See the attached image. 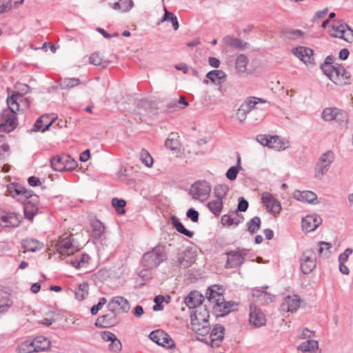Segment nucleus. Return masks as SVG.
<instances>
[{
	"label": "nucleus",
	"mask_w": 353,
	"mask_h": 353,
	"mask_svg": "<svg viewBox=\"0 0 353 353\" xmlns=\"http://www.w3.org/2000/svg\"><path fill=\"white\" fill-rule=\"evenodd\" d=\"M318 245L319 247L318 250L319 254L325 257H328L331 252L330 249L332 248V245L325 241H320Z\"/></svg>",
	"instance_id": "obj_50"
},
{
	"label": "nucleus",
	"mask_w": 353,
	"mask_h": 353,
	"mask_svg": "<svg viewBox=\"0 0 353 353\" xmlns=\"http://www.w3.org/2000/svg\"><path fill=\"white\" fill-rule=\"evenodd\" d=\"M51 165L54 170H72L77 166V161L69 155L62 154L54 157L51 159Z\"/></svg>",
	"instance_id": "obj_9"
},
{
	"label": "nucleus",
	"mask_w": 353,
	"mask_h": 353,
	"mask_svg": "<svg viewBox=\"0 0 353 353\" xmlns=\"http://www.w3.org/2000/svg\"><path fill=\"white\" fill-rule=\"evenodd\" d=\"M122 348V345L119 339L117 337L114 339L109 345V350L112 352H119Z\"/></svg>",
	"instance_id": "obj_59"
},
{
	"label": "nucleus",
	"mask_w": 353,
	"mask_h": 353,
	"mask_svg": "<svg viewBox=\"0 0 353 353\" xmlns=\"http://www.w3.org/2000/svg\"><path fill=\"white\" fill-rule=\"evenodd\" d=\"M321 69L323 73L335 84H342L343 77L348 78L343 66L338 63L333 65H321Z\"/></svg>",
	"instance_id": "obj_6"
},
{
	"label": "nucleus",
	"mask_w": 353,
	"mask_h": 353,
	"mask_svg": "<svg viewBox=\"0 0 353 353\" xmlns=\"http://www.w3.org/2000/svg\"><path fill=\"white\" fill-rule=\"evenodd\" d=\"M261 200L268 212L278 215L281 210V203L270 192H265L261 194Z\"/></svg>",
	"instance_id": "obj_16"
},
{
	"label": "nucleus",
	"mask_w": 353,
	"mask_h": 353,
	"mask_svg": "<svg viewBox=\"0 0 353 353\" xmlns=\"http://www.w3.org/2000/svg\"><path fill=\"white\" fill-rule=\"evenodd\" d=\"M329 33L331 37L339 38L347 42L353 40V30L343 21H334Z\"/></svg>",
	"instance_id": "obj_7"
},
{
	"label": "nucleus",
	"mask_w": 353,
	"mask_h": 353,
	"mask_svg": "<svg viewBox=\"0 0 353 353\" xmlns=\"http://www.w3.org/2000/svg\"><path fill=\"white\" fill-rule=\"evenodd\" d=\"M292 53L305 64L310 63L313 59V51L309 48L303 46L296 47L292 49Z\"/></svg>",
	"instance_id": "obj_31"
},
{
	"label": "nucleus",
	"mask_w": 353,
	"mask_h": 353,
	"mask_svg": "<svg viewBox=\"0 0 353 353\" xmlns=\"http://www.w3.org/2000/svg\"><path fill=\"white\" fill-rule=\"evenodd\" d=\"M32 341L37 352L47 350L50 347V341L44 336H38Z\"/></svg>",
	"instance_id": "obj_36"
},
{
	"label": "nucleus",
	"mask_w": 353,
	"mask_h": 353,
	"mask_svg": "<svg viewBox=\"0 0 353 353\" xmlns=\"http://www.w3.org/2000/svg\"><path fill=\"white\" fill-rule=\"evenodd\" d=\"M239 171V168L237 166H232L227 171L226 177L230 181H234L236 179Z\"/></svg>",
	"instance_id": "obj_60"
},
{
	"label": "nucleus",
	"mask_w": 353,
	"mask_h": 353,
	"mask_svg": "<svg viewBox=\"0 0 353 353\" xmlns=\"http://www.w3.org/2000/svg\"><path fill=\"white\" fill-rule=\"evenodd\" d=\"M303 37V32L299 30H292L288 32V37L290 39H300Z\"/></svg>",
	"instance_id": "obj_63"
},
{
	"label": "nucleus",
	"mask_w": 353,
	"mask_h": 353,
	"mask_svg": "<svg viewBox=\"0 0 353 353\" xmlns=\"http://www.w3.org/2000/svg\"><path fill=\"white\" fill-rule=\"evenodd\" d=\"M11 7V0H0V14L10 10Z\"/></svg>",
	"instance_id": "obj_62"
},
{
	"label": "nucleus",
	"mask_w": 353,
	"mask_h": 353,
	"mask_svg": "<svg viewBox=\"0 0 353 353\" xmlns=\"http://www.w3.org/2000/svg\"><path fill=\"white\" fill-rule=\"evenodd\" d=\"M117 313H109L97 318L95 325L101 327H110L119 323V320L116 316Z\"/></svg>",
	"instance_id": "obj_30"
},
{
	"label": "nucleus",
	"mask_w": 353,
	"mask_h": 353,
	"mask_svg": "<svg viewBox=\"0 0 353 353\" xmlns=\"http://www.w3.org/2000/svg\"><path fill=\"white\" fill-rule=\"evenodd\" d=\"M55 248L61 256H70L77 251L71 236H66L59 239L55 244Z\"/></svg>",
	"instance_id": "obj_19"
},
{
	"label": "nucleus",
	"mask_w": 353,
	"mask_h": 353,
	"mask_svg": "<svg viewBox=\"0 0 353 353\" xmlns=\"http://www.w3.org/2000/svg\"><path fill=\"white\" fill-rule=\"evenodd\" d=\"M23 204V210L25 217L28 219H32L34 216L38 212L39 197L37 195L32 194L30 198L22 201Z\"/></svg>",
	"instance_id": "obj_20"
},
{
	"label": "nucleus",
	"mask_w": 353,
	"mask_h": 353,
	"mask_svg": "<svg viewBox=\"0 0 353 353\" xmlns=\"http://www.w3.org/2000/svg\"><path fill=\"white\" fill-rule=\"evenodd\" d=\"M8 108L3 110L1 115L0 131L10 132L17 125L16 112L20 107L28 105V101L23 96L15 92L7 99Z\"/></svg>",
	"instance_id": "obj_1"
},
{
	"label": "nucleus",
	"mask_w": 353,
	"mask_h": 353,
	"mask_svg": "<svg viewBox=\"0 0 353 353\" xmlns=\"http://www.w3.org/2000/svg\"><path fill=\"white\" fill-rule=\"evenodd\" d=\"M112 205L119 214H122L125 212L124 207L126 205L125 200L113 198L112 200Z\"/></svg>",
	"instance_id": "obj_52"
},
{
	"label": "nucleus",
	"mask_w": 353,
	"mask_h": 353,
	"mask_svg": "<svg viewBox=\"0 0 353 353\" xmlns=\"http://www.w3.org/2000/svg\"><path fill=\"white\" fill-rule=\"evenodd\" d=\"M223 201L219 200L216 198L214 200L209 201L207 203V207L209 209V210L216 216L221 214L223 209Z\"/></svg>",
	"instance_id": "obj_39"
},
{
	"label": "nucleus",
	"mask_w": 353,
	"mask_h": 353,
	"mask_svg": "<svg viewBox=\"0 0 353 353\" xmlns=\"http://www.w3.org/2000/svg\"><path fill=\"white\" fill-rule=\"evenodd\" d=\"M243 220V215L240 214L236 210L231 212L228 214H224L221 217V223L223 225L231 226L237 225Z\"/></svg>",
	"instance_id": "obj_33"
},
{
	"label": "nucleus",
	"mask_w": 353,
	"mask_h": 353,
	"mask_svg": "<svg viewBox=\"0 0 353 353\" xmlns=\"http://www.w3.org/2000/svg\"><path fill=\"white\" fill-rule=\"evenodd\" d=\"M9 152V145L6 143L5 137L0 135V158L4 157Z\"/></svg>",
	"instance_id": "obj_55"
},
{
	"label": "nucleus",
	"mask_w": 353,
	"mask_h": 353,
	"mask_svg": "<svg viewBox=\"0 0 353 353\" xmlns=\"http://www.w3.org/2000/svg\"><path fill=\"white\" fill-rule=\"evenodd\" d=\"M19 223L20 219L17 214L0 212V228H16Z\"/></svg>",
	"instance_id": "obj_23"
},
{
	"label": "nucleus",
	"mask_w": 353,
	"mask_h": 353,
	"mask_svg": "<svg viewBox=\"0 0 353 353\" xmlns=\"http://www.w3.org/2000/svg\"><path fill=\"white\" fill-rule=\"evenodd\" d=\"M203 296L198 291H192L185 299V305L190 308H198L201 307Z\"/></svg>",
	"instance_id": "obj_32"
},
{
	"label": "nucleus",
	"mask_w": 353,
	"mask_h": 353,
	"mask_svg": "<svg viewBox=\"0 0 353 353\" xmlns=\"http://www.w3.org/2000/svg\"><path fill=\"white\" fill-rule=\"evenodd\" d=\"M106 303L107 299L105 297L100 298L99 303L91 307V314L92 315H96L99 310H101Z\"/></svg>",
	"instance_id": "obj_56"
},
{
	"label": "nucleus",
	"mask_w": 353,
	"mask_h": 353,
	"mask_svg": "<svg viewBox=\"0 0 353 353\" xmlns=\"http://www.w3.org/2000/svg\"><path fill=\"white\" fill-rule=\"evenodd\" d=\"M252 295L253 297H255L256 299V301L261 304H268L274 299V296L272 294L258 289L252 290Z\"/></svg>",
	"instance_id": "obj_35"
},
{
	"label": "nucleus",
	"mask_w": 353,
	"mask_h": 353,
	"mask_svg": "<svg viewBox=\"0 0 353 353\" xmlns=\"http://www.w3.org/2000/svg\"><path fill=\"white\" fill-rule=\"evenodd\" d=\"M352 252L353 250L352 248L345 249V251L339 256V263H345L348 260L349 256L352 254Z\"/></svg>",
	"instance_id": "obj_61"
},
{
	"label": "nucleus",
	"mask_w": 353,
	"mask_h": 353,
	"mask_svg": "<svg viewBox=\"0 0 353 353\" xmlns=\"http://www.w3.org/2000/svg\"><path fill=\"white\" fill-rule=\"evenodd\" d=\"M302 228L305 232L315 230L321 223L322 219L317 214H308L302 219Z\"/></svg>",
	"instance_id": "obj_22"
},
{
	"label": "nucleus",
	"mask_w": 353,
	"mask_h": 353,
	"mask_svg": "<svg viewBox=\"0 0 353 353\" xmlns=\"http://www.w3.org/2000/svg\"><path fill=\"white\" fill-rule=\"evenodd\" d=\"M92 228V235L95 238H100L104 232V225L99 220L93 221L91 223Z\"/></svg>",
	"instance_id": "obj_46"
},
{
	"label": "nucleus",
	"mask_w": 353,
	"mask_h": 353,
	"mask_svg": "<svg viewBox=\"0 0 353 353\" xmlns=\"http://www.w3.org/2000/svg\"><path fill=\"white\" fill-rule=\"evenodd\" d=\"M222 293V288H220L218 285H212L208 288L206 296L210 301L216 305L221 306V303H223Z\"/></svg>",
	"instance_id": "obj_29"
},
{
	"label": "nucleus",
	"mask_w": 353,
	"mask_h": 353,
	"mask_svg": "<svg viewBox=\"0 0 353 353\" xmlns=\"http://www.w3.org/2000/svg\"><path fill=\"white\" fill-rule=\"evenodd\" d=\"M109 310L114 313H125L130 310L128 301L123 296H117L111 299L108 304Z\"/></svg>",
	"instance_id": "obj_18"
},
{
	"label": "nucleus",
	"mask_w": 353,
	"mask_h": 353,
	"mask_svg": "<svg viewBox=\"0 0 353 353\" xmlns=\"http://www.w3.org/2000/svg\"><path fill=\"white\" fill-rule=\"evenodd\" d=\"M7 189L12 197L21 202L26 201L33 194L31 190H26L21 185L14 183L8 185Z\"/></svg>",
	"instance_id": "obj_17"
},
{
	"label": "nucleus",
	"mask_w": 353,
	"mask_h": 353,
	"mask_svg": "<svg viewBox=\"0 0 353 353\" xmlns=\"http://www.w3.org/2000/svg\"><path fill=\"white\" fill-rule=\"evenodd\" d=\"M261 219L259 216H254L247 223L248 230L250 233H254L260 228Z\"/></svg>",
	"instance_id": "obj_49"
},
{
	"label": "nucleus",
	"mask_w": 353,
	"mask_h": 353,
	"mask_svg": "<svg viewBox=\"0 0 353 353\" xmlns=\"http://www.w3.org/2000/svg\"><path fill=\"white\" fill-rule=\"evenodd\" d=\"M12 305L13 301L10 299L8 297L1 298L0 299V314L7 312Z\"/></svg>",
	"instance_id": "obj_53"
},
{
	"label": "nucleus",
	"mask_w": 353,
	"mask_h": 353,
	"mask_svg": "<svg viewBox=\"0 0 353 353\" xmlns=\"http://www.w3.org/2000/svg\"><path fill=\"white\" fill-rule=\"evenodd\" d=\"M267 101L265 99L257 98L254 97H248L242 103V106L249 113L254 109L261 108L259 105L262 104H266Z\"/></svg>",
	"instance_id": "obj_34"
},
{
	"label": "nucleus",
	"mask_w": 353,
	"mask_h": 353,
	"mask_svg": "<svg viewBox=\"0 0 353 353\" xmlns=\"http://www.w3.org/2000/svg\"><path fill=\"white\" fill-rule=\"evenodd\" d=\"M171 221L174 226L175 229L177 232L181 234L185 235L189 238H192L194 235V233L188 230H187L183 225L179 221L178 218L175 216H171Z\"/></svg>",
	"instance_id": "obj_41"
},
{
	"label": "nucleus",
	"mask_w": 353,
	"mask_h": 353,
	"mask_svg": "<svg viewBox=\"0 0 353 353\" xmlns=\"http://www.w3.org/2000/svg\"><path fill=\"white\" fill-rule=\"evenodd\" d=\"M249 321L250 325L256 327L263 326L266 323L265 314L254 303H251L250 306Z\"/></svg>",
	"instance_id": "obj_21"
},
{
	"label": "nucleus",
	"mask_w": 353,
	"mask_h": 353,
	"mask_svg": "<svg viewBox=\"0 0 353 353\" xmlns=\"http://www.w3.org/2000/svg\"><path fill=\"white\" fill-rule=\"evenodd\" d=\"M17 353H34L37 352L32 339H27L19 343L17 346Z\"/></svg>",
	"instance_id": "obj_37"
},
{
	"label": "nucleus",
	"mask_w": 353,
	"mask_h": 353,
	"mask_svg": "<svg viewBox=\"0 0 353 353\" xmlns=\"http://www.w3.org/2000/svg\"><path fill=\"white\" fill-rule=\"evenodd\" d=\"M89 286L87 283H80L74 290L75 299L78 301L83 300L88 294Z\"/></svg>",
	"instance_id": "obj_42"
},
{
	"label": "nucleus",
	"mask_w": 353,
	"mask_h": 353,
	"mask_svg": "<svg viewBox=\"0 0 353 353\" xmlns=\"http://www.w3.org/2000/svg\"><path fill=\"white\" fill-rule=\"evenodd\" d=\"M223 255L226 256L225 268L228 269L236 268L243 263L245 256L247 255V251L245 250L236 249L227 252Z\"/></svg>",
	"instance_id": "obj_10"
},
{
	"label": "nucleus",
	"mask_w": 353,
	"mask_h": 353,
	"mask_svg": "<svg viewBox=\"0 0 353 353\" xmlns=\"http://www.w3.org/2000/svg\"><path fill=\"white\" fill-rule=\"evenodd\" d=\"M211 192V187L208 182H196L192 185L190 194L194 199L204 201L207 199Z\"/></svg>",
	"instance_id": "obj_12"
},
{
	"label": "nucleus",
	"mask_w": 353,
	"mask_h": 353,
	"mask_svg": "<svg viewBox=\"0 0 353 353\" xmlns=\"http://www.w3.org/2000/svg\"><path fill=\"white\" fill-rule=\"evenodd\" d=\"M139 159L148 168H151L153 165V158L145 149L141 150Z\"/></svg>",
	"instance_id": "obj_47"
},
{
	"label": "nucleus",
	"mask_w": 353,
	"mask_h": 353,
	"mask_svg": "<svg viewBox=\"0 0 353 353\" xmlns=\"http://www.w3.org/2000/svg\"><path fill=\"white\" fill-rule=\"evenodd\" d=\"M293 198L297 201L310 204L317 203L316 194L310 190L301 191L296 190L293 192Z\"/></svg>",
	"instance_id": "obj_27"
},
{
	"label": "nucleus",
	"mask_w": 353,
	"mask_h": 353,
	"mask_svg": "<svg viewBox=\"0 0 353 353\" xmlns=\"http://www.w3.org/2000/svg\"><path fill=\"white\" fill-rule=\"evenodd\" d=\"M167 259L165 247L163 245H157L152 250L143 255V265L146 269H154Z\"/></svg>",
	"instance_id": "obj_3"
},
{
	"label": "nucleus",
	"mask_w": 353,
	"mask_h": 353,
	"mask_svg": "<svg viewBox=\"0 0 353 353\" xmlns=\"http://www.w3.org/2000/svg\"><path fill=\"white\" fill-rule=\"evenodd\" d=\"M300 304L301 299L297 295L287 296L282 301L281 310L286 312H294L298 310Z\"/></svg>",
	"instance_id": "obj_24"
},
{
	"label": "nucleus",
	"mask_w": 353,
	"mask_h": 353,
	"mask_svg": "<svg viewBox=\"0 0 353 353\" xmlns=\"http://www.w3.org/2000/svg\"><path fill=\"white\" fill-rule=\"evenodd\" d=\"M314 336V332L307 328H303L300 330L299 337L302 339H312Z\"/></svg>",
	"instance_id": "obj_58"
},
{
	"label": "nucleus",
	"mask_w": 353,
	"mask_h": 353,
	"mask_svg": "<svg viewBox=\"0 0 353 353\" xmlns=\"http://www.w3.org/2000/svg\"><path fill=\"white\" fill-rule=\"evenodd\" d=\"M321 118L325 121L335 120L336 122L343 124L347 122L348 114L345 111L336 108H326L322 111Z\"/></svg>",
	"instance_id": "obj_11"
},
{
	"label": "nucleus",
	"mask_w": 353,
	"mask_h": 353,
	"mask_svg": "<svg viewBox=\"0 0 353 353\" xmlns=\"http://www.w3.org/2000/svg\"><path fill=\"white\" fill-rule=\"evenodd\" d=\"M90 258L87 254H77L70 259H67L66 263L77 270L88 267Z\"/></svg>",
	"instance_id": "obj_26"
},
{
	"label": "nucleus",
	"mask_w": 353,
	"mask_h": 353,
	"mask_svg": "<svg viewBox=\"0 0 353 353\" xmlns=\"http://www.w3.org/2000/svg\"><path fill=\"white\" fill-rule=\"evenodd\" d=\"M57 117L50 115H43L39 117L34 125V131L42 132L49 129L50 126L55 121Z\"/></svg>",
	"instance_id": "obj_28"
},
{
	"label": "nucleus",
	"mask_w": 353,
	"mask_h": 353,
	"mask_svg": "<svg viewBox=\"0 0 353 353\" xmlns=\"http://www.w3.org/2000/svg\"><path fill=\"white\" fill-rule=\"evenodd\" d=\"M229 191L228 185L225 184L216 185L214 188V195L215 198L223 201Z\"/></svg>",
	"instance_id": "obj_44"
},
{
	"label": "nucleus",
	"mask_w": 353,
	"mask_h": 353,
	"mask_svg": "<svg viewBox=\"0 0 353 353\" xmlns=\"http://www.w3.org/2000/svg\"><path fill=\"white\" fill-rule=\"evenodd\" d=\"M133 4L132 0H119L118 2L114 3L111 7L120 12H127L132 9Z\"/></svg>",
	"instance_id": "obj_38"
},
{
	"label": "nucleus",
	"mask_w": 353,
	"mask_h": 353,
	"mask_svg": "<svg viewBox=\"0 0 353 353\" xmlns=\"http://www.w3.org/2000/svg\"><path fill=\"white\" fill-rule=\"evenodd\" d=\"M224 327L221 325H216L209 336H203V338H198V339L206 344H210L212 347H219L223 339Z\"/></svg>",
	"instance_id": "obj_14"
},
{
	"label": "nucleus",
	"mask_w": 353,
	"mask_h": 353,
	"mask_svg": "<svg viewBox=\"0 0 353 353\" xmlns=\"http://www.w3.org/2000/svg\"><path fill=\"white\" fill-rule=\"evenodd\" d=\"M209 312L204 306L195 309L191 314V327L198 336H205L209 334Z\"/></svg>",
	"instance_id": "obj_2"
},
{
	"label": "nucleus",
	"mask_w": 353,
	"mask_h": 353,
	"mask_svg": "<svg viewBox=\"0 0 353 353\" xmlns=\"http://www.w3.org/2000/svg\"><path fill=\"white\" fill-rule=\"evenodd\" d=\"M149 337L157 345L168 349H171L175 345L174 340L162 330L152 331L150 332Z\"/></svg>",
	"instance_id": "obj_13"
},
{
	"label": "nucleus",
	"mask_w": 353,
	"mask_h": 353,
	"mask_svg": "<svg viewBox=\"0 0 353 353\" xmlns=\"http://www.w3.org/2000/svg\"><path fill=\"white\" fill-rule=\"evenodd\" d=\"M161 21H170L172 23V27L174 30H177L179 29V24L176 17L172 12H168L165 8V14H164V16H163V19H161Z\"/></svg>",
	"instance_id": "obj_48"
},
{
	"label": "nucleus",
	"mask_w": 353,
	"mask_h": 353,
	"mask_svg": "<svg viewBox=\"0 0 353 353\" xmlns=\"http://www.w3.org/2000/svg\"><path fill=\"white\" fill-rule=\"evenodd\" d=\"M316 266V257L314 250L307 249L303 252L301 268L303 274H307Z\"/></svg>",
	"instance_id": "obj_15"
},
{
	"label": "nucleus",
	"mask_w": 353,
	"mask_h": 353,
	"mask_svg": "<svg viewBox=\"0 0 353 353\" xmlns=\"http://www.w3.org/2000/svg\"><path fill=\"white\" fill-rule=\"evenodd\" d=\"M296 350L299 353H321L319 341L314 339L305 340L299 343Z\"/></svg>",
	"instance_id": "obj_25"
},
{
	"label": "nucleus",
	"mask_w": 353,
	"mask_h": 353,
	"mask_svg": "<svg viewBox=\"0 0 353 353\" xmlns=\"http://www.w3.org/2000/svg\"><path fill=\"white\" fill-rule=\"evenodd\" d=\"M256 141L262 145L276 151L285 150L290 147L289 141L280 138L279 136L260 134L256 137Z\"/></svg>",
	"instance_id": "obj_4"
},
{
	"label": "nucleus",
	"mask_w": 353,
	"mask_h": 353,
	"mask_svg": "<svg viewBox=\"0 0 353 353\" xmlns=\"http://www.w3.org/2000/svg\"><path fill=\"white\" fill-rule=\"evenodd\" d=\"M206 77L212 83H218L219 80L226 78V74L221 70H214L207 73Z\"/></svg>",
	"instance_id": "obj_43"
},
{
	"label": "nucleus",
	"mask_w": 353,
	"mask_h": 353,
	"mask_svg": "<svg viewBox=\"0 0 353 353\" xmlns=\"http://www.w3.org/2000/svg\"><path fill=\"white\" fill-rule=\"evenodd\" d=\"M334 160V154L332 151L329 150L322 154L314 167V177L321 180L329 170Z\"/></svg>",
	"instance_id": "obj_5"
},
{
	"label": "nucleus",
	"mask_w": 353,
	"mask_h": 353,
	"mask_svg": "<svg viewBox=\"0 0 353 353\" xmlns=\"http://www.w3.org/2000/svg\"><path fill=\"white\" fill-rule=\"evenodd\" d=\"M179 142L174 138H168L165 141V147L171 150H176L178 149Z\"/></svg>",
	"instance_id": "obj_57"
},
{
	"label": "nucleus",
	"mask_w": 353,
	"mask_h": 353,
	"mask_svg": "<svg viewBox=\"0 0 353 353\" xmlns=\"http://www.w3.org/2000/svg\"><path fill=\"white\" fill-rule=\"evenodd\" d=\"M248 62V58L245 56L240 54L237 57L236 60V68L239 72H246Z\"/></svg>",
	"instance_id": "obj_45"
},
{
	"label": "nucleus",
	"mask_w": 353,
	"mask_h": 353,
	"mask_svg": "<svg viewBox=\"0 0 353 353\" xmlns=\"http://www.w3.org/2000/svg\"><path fill=\"white\" fill-rule=\"evenodd\" d=\"M234 306V304L231 302H223L221 303V306L215 305L216 309L218 310L221 314V316H224L230 313Z\"/></svg>",
	"instance_id": "obj_54"
},
{
	"label": "nucleus",
	"mask_w": 353,
	"mask_h": 353,
	"mask_svg": "<svg viewBox=\"0 0 353 353\" xmlns=\"http://www.w3.org/2000/svg\"><path fill=\"white\" fill-rule=\"evenodd\" d=\"M196 261V253L192 249H186L180 252L172 259V266L177 268H188Z\"/></svg>",
	"instance_id": "obj_8"
},
{
	"label": "nucleus",
	"mask_w": 353,
	"mask_h": 353,
	"mask_svg": "<svg viewBox=\"0 0 353 353\" xmlns=\"http://www.w3.org/2000/svg\"><path fill=\"white\" fill-rule=\"evenodd\" d=\"M80 81L77 78H66L61 83V86L63 89H70L79 85Z\"/></svg>",
	"instance_id": "obj_51"
},
{
	"label": "nucleus",
	"mask_w": 353,
	"mask_h": 353,
	"mask_svg": "<svg viewBox=\"0 0 353 353\" xmlns=\"http://www.w3.org/2000/svg\"><path fill=\"white\" fill-rule=\"evenodd\" d=\"M23 246L28 252H36L40 250L43 245L36 239H30L23 241Z\"/></svg>",
	"instance_id": "obj_40"
},
{
	"label": "nucleus",
	"mask_w": 353,
	"mask_h": 353,
	"mask_svg": "<svg viewBox=\"0 0 353 353\" xmlns=\"http://www.w3.org/2000/svg\"><path fill=\"white\" fill-rule=\"evenodd\" d=\"M249 112L245 111V109L241 105L236 112V117L239 121L242 122L245 120Z\"/></svg>",
	"instance_id": "obj_64"
}]
</instances>
